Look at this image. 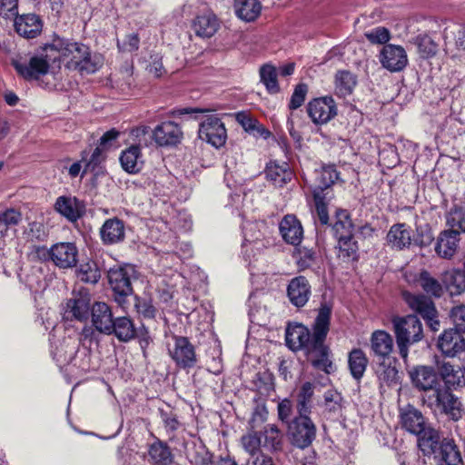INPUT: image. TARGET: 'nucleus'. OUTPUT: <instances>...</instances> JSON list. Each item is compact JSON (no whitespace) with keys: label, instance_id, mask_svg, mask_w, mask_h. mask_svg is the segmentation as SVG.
<instances>
[{"label":"nucleus","instance_id":"e2e57ef3","mask_svg":"<svg viewBox=\"0 0 465 465\" xmlns=\"http://www.w3.org/2000/svg\"><path fill=\"white\" fill-rule=\"evenodd\" d=\"M450 317L455 327L453 329L459 332H465V305L453 307L450 310Z\"/></svg>","mask_w":465,"mask_h":465},{"label":"nucleus","instance_id":"ea45409f","mask_svg":"<svg viewBox=\"0 0 465 465\" xmlns=\"http://www.w3.org/2000/svg\"><path fill=\"white\" fill-rule=\"evenodd\" d=\"M440 454L446 465H464L459 446L453 439H443L440 445Z\"/></svg>","mask_w":465,"mask_h":465},{"label":"nucleus","instance_id":"09e8293b","mask_svg":"<svg viewBox=\"0 0 465 465\" xmlns=\"http://www.w3.org/2000/svg\"><path fill=\"white\" fill-rule=\"evenodd\" d=\"M446 223L449 230L456 232H465V207L454 206L446 214Z\"/></svg>","mask_w":465,"mask_h":465},{"label":"nucleus","instance_id":"412c9836","mask_svg":"<svg viewBox=\"0 0 465 465\" xmlns=\"http://www.w3.org/2000/svg\"><path fill=\"white\" fill-rule=\"evenodd\" d=\"M54 210L70 222L77 221L84 212V205L76 197L59 196L54 205Z\"/></svg>","mask_w":465,"mask_h":465},{"label":"nucleus","instance_id":"0e129e2a","mask_svg":"<svg viewBox=\"0 0 465 465\" xmlns=\"http://www.w3.org/2000/svg\"><path fill=\"white\" fill-rule=\"evenodd\" d=\"M140 38L137 34H130L123 41H117V47L122 53H134L139 49Z\"/></svg>","mask_w":465,"mask_h":465},{"label":"nucleus","instance_id":"6ab92c4d","mask_svg":"<svg viewBox=\"0 0 465 465\" xmlns=\"http://www.w3.org/2000/svg\"><path fill=\"white\" fill-rule=\"evenodd\" d=\"M437 346L446 357H456L465 350V339L454 329L445 330L438 339Z\"/></svg>","mask_w":465,"mask_h":465},{"label":"nucleus","instance_id":"4468645a","mask_svg":"<svg viewBox=\"0 0 465 465\" xmlns=\"http://www.w3.org/2000/svg\"><path fill=\"white\" fill-rule=\"evenodd\" d=\"M90 295L86 291L73 292L64 306V317L83 322L88 318L90 312Z\"/></svg>","mask_w":465,"mask_h":465},{"label":"nucleus","instance_id":"1a4fd4ad","mask_svg":"<svg viewBox=\"0 0 465 465\" xmlns=\"http://www.w3.org/2000/svg\"><path fill=\"white\" fill-rule=\"evenodd\" d=\"M292 444L304 449L312 444L316 436V427L309 414H299L290 425Z\"/></svg>","mask_w":465,"mask_h":465},{"label":"nucleus","instance_id":"f257e3e1","mask_svg":"<svg viewBox=\"0 0 465 465\" xmlns=\"http://www.w3.org/2000/svg\"><path fill=\"white\" fill-rule=\"evenodd\" d=\"M331 309L322 304L312 325V333L302 324L289 325L286 329L285 340L292 351L302 350L312 365L330 373L332 362L329 359V348L324 344L330 330Z\"/></svg>","mask_w":465,"mask_h":465},{"label":"nucleus","instance_id":"e433bc0d","mask_svg":"<svg viewBox=\"0 0 465 465\" xmlns=\"http://www.w3.org/2000/svg\"><path fill=\"white\" fill-rule=\"evenodd\" d=\"M110 334H114L120 341H129L136 335L134 322L126 316L116 317L110 330Z\"/></svg>","mask_w":465,"mask_h":465},{"label":"nucleus","instance_id":"864d4df0","mask_svg":"<svg viewBox=\"0 0 465 465\" xmlns=\"http://www.w3.org/2000/svg\"><path fill=\"white\" fill-rule=\"evenodd\" d=\"M77 277L86 283L94 284L101 278V272L94 261L80 265L77 271Z\"/></svg>","mask_w":465,"mask_h":465},{"label":"nucleus","instance_id":"052dcab7","mask_svg":"<svg viewBox=\"0 0 465 465\" xmlns=\"http://www.w3.org/2000/svg\"><path fill=\"white\" fill-rule=\"evenodd\" d=\"M103 65V58L100 55H91L90 51L88 52L87 58L83 60V63L76 69L82 73L94 74Z\"/></svg>","mask_w":465,"mask_h":465},{"label":"nucleus","instance_id":"4c0bfd02","mask_svg":"<svg viewBox=\"0 0 465 465\" xmlns=\"http://www.w3.org/2000/svg\"><path fill=\"white\" fill-rule=\"evenodd\" d=\"M234 10L240 19L252 22L260 15L262 5L259 0H234Z\"/></svg>","mask_w":465,"mask_h":465},{"label":"nucleus","instance_id":"39448f33","mask_svg":"<svg viewBox=\"0 0 465 465\" xmlns=\"http://www.w3.org/2000/svg\"><path fill=\"white\" fill-rule=\"evenodd\" d=\"M135 270L132 265L115 266L108 271V282L114 294V301L125 312L133 294L132 280Z\"/></svg>","mask_w":465,"mask_h":465},{"label":"nucleus","instance_id":"774afa93","mask_svg":"<svg viewBox=\"0 0 465 465\" xmlns=\"http://www.w3.org/2000/svg\"><path fill=\"white\" fill-rule=\"evenodd\" d=\"M0 15L5 19H15L18 16L17 0H1Z\"/></svg>","mask_w":465,"mask_h":465},{"label":"nucleus","instance_id":"c03bdc74","mask_svg":"<svg viewBox=\"0 0 465 465\" xmlns=\"http://www.w3.org/2000/svg\"><path fill=\"white\" fill-rule=\"evenodd\" d=\"M353 223L346 211L337 213V221L332 226L334 237L337 241L353 238Z\"/></svg>","mask_w":465,"mask_h":465},{"label":"nucleus","instance_id":"cd10ccee","mask_svg":"<svg viewBox=\"0 0 465 465\" xmlns=\"http://www.w3.org/2000/svg\"><path fill=\"white\" fill-rule=\"evenodd\" d=\"M17 73L25 79H37L45 74L49 69V62L42 56H34L28 64L14 62Z\"/></svg>","mask_w":465,"mask_h":465},{"label":"nucleus","instance_id":"a18cd8bd","mask_svg":"<svg viewBox=\"0 0 465 465\" xmlns=\"http://www.w3.org/2000/svg\"><path fill=\"white\" fill-rule=\"evenodd\" d=\"M314 388L315 386L312 382L306 381L299 389L297 393V410L299 414L311 413Z\"/></svg>","mask_w":465,"mask_h":465},{"label":"nucleus","instance_id":"2eb2a0df","mask_svg":"<svg viewBox=\"0 0 465 465\" xmlns=\"http://www.w3.org/2000/svg\"><path fill=\"white\" fill-rule=\"evenodd\" d=\"M381 65L391 72H400L408 64L406 51L401 45H386L380 53Z\"/></svg>","mask_w":465,"mask_h":465},{"label":"nucleus","instance_id":"58836bf2","mask_svg":"<svg viewBox=\"0 0 465 465\" xmlns=\"http://www.w3.org/2000/svg\"><path fill=\"white\" fill-rule=\"evenodd\" d=\"M260 436L263 448L275 452L282 449L283 434L276 425L267 424Z\"/></svg>","mask_w":465,"mask_h":465},{"label":"nucleus","instance_id":"bf43d9fd","mask_svg":"<svg viewBox=\"0 0 465 465\" xmlns=\"http://www.w3.org/2000/svg\"><path fill=\"white\" fill-rule=\"evenodd\" d=\"M315 202V209L319 221L322 224H327L329 222V214L327 210L326 199L328 195L322 194V192L313 193Z\"/></svg>","mask_w":465,"mask_h":465},{"label":"nucleus","instance_id":"c756f323","mask_svg":"<svg viewBox=\"0 0 465 465\" xmlns=\"http://www.w3.org/2000/svg\"><path fill=\"white\" fill-rule=\"evenodd\" d=\"M393 339L387 331L378 330L372 332L371 349L375 356L381 360L391 359L390 354L393 350Z\"/></svg>","mask_w":465,"mask_h":465},{"label":"nucleus","instance_id":"c85d7f7f","mask_svg":"<svg viewBox=\"0 0 465 465\" xmlns=\"http://www.w3.org/2000/svg\"><path fill=\"white\" fill-rule=\"evenodd\" d=\"M460 242V233L456 231L445 230L441 232L437 239L435 252L444 259L451 258L457 251Z\"/></svg>","mask_w":465,"mask_h":465},{"label":"nucleus","instance_id":"7ed1b4c3","mask_svg":"<svg viewBox=\"0 0 465 465\" xmlns=\"http://www.w3.org/2000/svg\"><path fill=\"white\" fill-rule=\"evenodd\" d=\"M422 404L435 414H444L450 420L458 421L464 416V410L460 399L451 391L438 387L421 397Z\"/></svg>","mask_w":465,"mask_h":465},{"label":"nucleus","instance_id":"a19ab883","mask_svg":"<svg viewBox=\"0 0 465 465\" xmlns=\"http://www.w3.org/2000/svg\"><path fill=\"white\" fill-rule=\"evenodd\" d=\"M376 376L381 386H391L397 382L398 370L392 365L391 359H384L375 368Z\"/></svg>","mask_w":465,"mask_h":465},{"label":"nucleus","instance_id":"f3484780","mask_svg":"<svg viewBox=\"0 0 465 465\" xmlns=\"http://www.w3.org/2000/svg\"><path fill=\"white\" fill-rule=\"evenodd\" d=\"M437 371L444 383V390H459L465 387L464 371L448 361H437Z\"/></svg>","mask_w":465,"mask_h":465},{"label":"nucleus","instance_id":"603ef678","mask_svg":"<svg viewBox=\"0 0 465 465\" xmlns=\"http://www.w3.org/2000/svg\"><path fill=\"white\" fill-rule=\"evenodd\" d=\"M261 82L265 85L266 90L270 94L279 92V84L277 81V72L274 66L264 64L260 68Z\"/></svg>","mask_w":465,"mask_h":465},{"label":"nucleus","instance_id":"bb28decb","mask_svg":"<svg viewBox=\"0 0 465 465\" xmlns=\"http://www.w3.org/2000/svg\"><path fill=\"white\" fill-rule=\"evenodd\" d=\"M15 28L18 35L25 38L31 39L40 35L43 23L38 15L27 14L17 16L15 19Z\"/></svg>","mask_w":465,"mask_h":465},{"label":"nucleus","instance_id":"680f3d73","mask_svg":"<svg viewBox=\"0 0 465 465\" xmlns=\"http://www.w3.org/2000/svg\"><path fill=\"white\" fill-rule=\"evenodd\" d=\"M134 300V307L138 314L147 319L154 318L156 309L150 300L140 299L137 296H135Z\"/></svg>","mask_w":465,"mask_h":465},{"label":"nucleus","instance_id":"338daca9","mask_svg":"<svg viewBox=\"0 0 465 465\" xmlns=\"http://www.w3.org/2000/svg\"><path fill=\"white\" fill-rule=\"evenodd\" d=\"M365 36L372 44H385L391 38L389 30L382 26L365 33Z\"/></svg>","mask_w":465,"mask_h":465},{"label":"nucleus","instance_id":"20e7f679","mask_svg":"<svg viewBox=\"0 0 465 465\" xmlns=\"http://www.w3.org/2000/svg\"><path fill=\"white\" fill-rule=\"evenodd\" d=\"M401 357L407 359L409 346L423 338L422 324L416 315L396 316L391 320Z\"/></svg>","mask_w":465,"mask_h":465},{"label":"nucleus","instance_id":"9d476101","mask_svg":"<svg viewBox=\"0 0 465 465\" xmlns=\"http://www.w3.org/2000/svg\"><path fill=\"white\" fill-rule=\"evenodd\" d=\"M200 139L219 148L224 145L227 139L225 126L216 115H208L201 124L198 130Z\"/></svg>","mask_w":465,"mask_h":465},{"label":"nucleus","instance_id":"37998d69","mask_svg":"<svg viewBox=\"0 0 465 465\" xmlns=\"http://www.w3.org/2000/svg\"><path fill=\"white\" fill-rule=\"evenodd\" d=\"M443 282L446 290L451 296H457L465 292V272L460 270L446 272Z\"/></svg>","mask_w":465,"mask_h":465},{"label":"nucleus","instance_id":"7c9ffc66","mask_svg":"<svg viewBox=\"0 0 465 465\" xmlns=\"http://www.w3.org/2000/svg\"><path fill=\"white\" fill-rule=\"evenodd\" d=\"M314 174L315 183L313 184L312 193L322 192V194L329 195L331 186L339 178L336 168L332 165L325 166L320 170H316Z\"/></svg>","mask_w":465,"mask_h":465},{"label":"nucleus","instance_id":"393cba45","mask_svg":"<svg viewBox=\"0 0 465 465\" xmlns=\"http://www.w3.org/2000/svg\"><path fill=\"white\" fill-rule=\"evenodd\" d=\"M411 230L405 223H396L392 225L386 235V243L388 246L398 251L409 248L411 244Z\"/></svg>","mask_w":465,"mask_h":465},{"label":"nucleus","instance_id":"4d7b16f0","mask_svg":"<svg viewBox=\"0 0 465 465\" xmlns=\"http://www.w3.org/2000/svg\"><path fill=\"white\" fill-rule=\"evenodd\" d=\"M241 444L247 453L254 457L258 454L260 448L262 446V437L257 431H249L245 435L242 436Z\"/></svg>","mask_w":465,"mask_h":465},{"label":"nucleus","instance_id":"8fccbe9b","mask_svg":"<svg viewBox=\"0 0 465 465\" xmlns=\"http://www.w3.org/2000/svg\"><path fill=\"white\" fill-rule=\"evenodd\" d=\"M341 395L334 390H328L324 393V415L328 418L337 416L341 411Z\"/></svg>","mask_w":465,"mask_h":465},{"label":"nucleus","instance_id":"a211bd4d","mask_svg":"<svg viewBox=\"0 0 465 465\" xmlns=\"http://www.w3.org/2000/svg\"><path fill=\"white\" fill-rule=\"evenodd\" d=\"M312 295V287L304 276L292 278L287 286V297L290 302L297 307H303Z\"/></svg>","mask_w":465,"mask_h":465},{"label":"nucleus","instance_id":"b1692460","mask_svg":"<svg viewBox=\"0 0 465 465\" xmlns=\"http://www.w3.org/2000/svg\"><path fill=\"white\" fill-rule=\"evenodd\" d=\"M92 323L101 333L110 334L114 319L109 305L105 302H95L91 308Z\"/></svg>","mask_w":465,"mask_h":465},{"label":"nucleus","instance_id":"6e6552de","mask_svg":"<svg viewBox=\"0 0 465 465\" xmlns=\"http://www.w3.org/2000/svg\"><path fill=\"white\" fill-rule=\"evenodd\" d=\"M402 295L409 307L419 313L432 331L439 330L438 312L430 297L423 294H413L409 292H404Z\"/></svg>","mask_w":465,"mask_h":465},{"label":"nucleus","instance_id":"13d9d810","mask_svg":"<svg viewBox=\"0 0 465 465\" xmlns=\"http://www.w3.org/2000/svg\"><path fill=\"white\" fill-rule=\"evenodd\" d=\"M414 44L416 45L419 53L423 57L431 56L435 54L437 51V45L428 35H418L414 40Z\"/></svg>","mask_w":465,"mask_h":465},{"label":"nucleus","instance_id":"ddd939ff","mask_svg":"<svg viewBox=\"0 0 465 465\" xmlns=\"http://www.w3.org/2000/svg\"><path fill=\"white\" fill-rule=\"evenodd\" d=\"M51 262L60 269H72L78 262V249L74 242H57L51 246Z\"/></svg>","mask_w":465,"mask_h":465},{"label":"nucleus","instance_id":"9b49d317","mask_svg":"<svg viewBox=\"0 0 465 465\" xmlns=\"http://www.w3.org/2000/svg\"><path fill=\"white\" fill-rule=\"evenodd\" d=\"M307 114L314 124L322 125L337 115V106L331 96L315 98L308 103Z\"/></svg>","mask_w":465,"mask_h":465},{"label":"nucleus","instance_id":"5701e85b","mask_svg":"<svg viewBox=\"0 0 465 465\" xmlns=\"http://www.w3.org/2000/svg\"><path fill=\"white\" fill-rule=\"evenodd\" d=\"M400 418L401 427L414 435L422 431V428L427 425L421 411L411 405H407L400 410Z\"/></svg>","mask_w":465,"mask_h":465},{"label":"nucleus","instance_id":"4be33fe9","mask_svg":"<svg viewBox=\"0 0 465 465\" xmlns=\"http://www.w3.org/2000/svg\"><path fill=\"white\" fill-rule=\"evenodd\" d=\"M282 239L289 244L298 245L303 237V228L295 215H285L279 225Z\"/></svg>","mask_w":465,"mask_h":465},{"label":"nucleus","instance_id":"69168bd1","mask_svg":"<svg viewBox=\"0 0 465 465\" xmlns=\"http://www.w3.org/2000/svg\"><path fill=\"white\" fill-rule=\"evenodd\" d=\"M22 221V214L15 209H7L0 212V222L8 231L10 227L17 225Z\"/></svg>","mask_w":465,"mask_h":465},{"label":"nucleus","instance_id":"2f4dec72","mask_svg":"<svg viewBox=\"0 0 465 465\" xmlns=\"http://www.w3.org/2000/svg\"><path fill=\"white\" fill-rule=\"evenodd\" d=\"M266 179L274 186L282 187L292 180V172L286 163L270 162L265 169Z\"/></svg>","mask_w":465,"mask_h":465},{"label":"nucleus","instance_id":"423d86ee","mask_svg":"<svg viewBox=\"0 0 465 465\" xmlns=\"http://www.w3.org/2000/svg\"><path fill=\"white\" fill-rule=\"evenodd\" d=\"M168 352L175 364L182 369L193 368L197 363L194 345L183 336L173 335L168 343Z\"/></svg>","mask_w":465,"mask_h":465},{"label":"nucleus","instance_id":"0eeeda50","mask_svg":"<svg viewBox=\"0 0 465 465\" xmlns=\"http://www.w3.org/2000/svg\"><path fill=\"white\" fill-rule=\"evenodd\" d=\"M46 53L56 51L59 54V58L69 59L67 64L69 68L77 69L83 63L84 58H87L89 47L78 43H70L63 39H54L52 44L45 47Z\"/></svg>","mask_w":465,"mask_h":465},{"label":"nucleus","instance_id":"3c124183","mask_svg":"<svg viewBox=\"0 0 465 465\" xmlns=\"http://www.w3.org/2000/svg\"><path fill=\"white\" fill-rule=\"evenodd\" d=\"M196 465H238L234 459L230 456H220L216 460H213V454L204 448L197 451L195 457Z\"/></svg>","mask_w":465,"mask_h":465},{"label":"nucleus","instance_id":"de8ad7c7","mask_svg":"<svg viewBox=\"0 0 465 465\" xmlns=\"http://www.w3.org/2000/svg\"><path fill=\"white\" fill-rule=\"evenodd\" d=\"M356 76L348 71H341L335 76V91L338 95L345 97L351 94L356 86Z\"/></svg>","mask_w":465,"mask_h":465},{"label":"nucleus","instance_id":"dca6fc26","mask_svg":"<svg viewBox=\"0 0 465 465\" xmlns=\"http://www.w3.org/2000/svg\"><path fill=\"white\" fill-rule=\"evenodd\" d=\"M183 134L178 124L165 121L153 131V137L159 146H173L181 143Z\"/></svg>","mask_w":465,"mask_h":465},{"label":"nucleus","instance_id":"f704fd0d","mask_svg":"<svg viewBox=\"0 0 465 465\" xmlns=\"http://www.w3.org/2000/svg\"><path fill=\"white\" fill-rule=\"evenodd\" d=\"M120 163L125 172L129 173H139L143 165L140 147L138 145H132L123 151L120 156Z\"/></svg>","mask_w":465,"mask_h":465},{"label":"nucleus","instance_id":"aec40b11","mask_svg":"<svg viewBox=\"0 0 465 465\" xmlns=\"http://www.w3.org/2000/svg\"><path fill=\"white\" fill-rule=\"evenodd\" d=\"M66 349H69L68 351H65L64 353H63V348L57 349L54 357L56 361L60 363H73L74 366H76L78 369H80L82 371H88L91 368L90 364V353L84 351L82 352H79L77 351L78 345L76 344H66Z\"/></svg>","mask_w":465,"mask_h":465},{"label":"nucleus","instance_id":"79ce46f5","mask_svg":"<svg viewBox=\"0 0 465 465\" xmlns=\"http://www.w3.org/2000/svg\"><path fill=\"white\" fill-rule=\"evenodd\" d=\"M348 365L351 376L360 381L363 377L368 365V358L364 351L361 349H353L349 353Z\"/></svg>","mask_w":465,"mask_h":465},{"label":"nucleus","instance_id":"72a5a7b5","mask_svg":"<svg viewBox=\"0 0 465 465\" xmlns=\"http://www.w3.org/2000/svg\"><path fill=\"white\" fill-rule=\"evenodd\" d=\"M418 436V446L424 455H431L440 445V432L430 425L422 428V431L416 434Z\"/></svg>","mask_w":465,"mask_h":465},{"label":"nucleus","instance_id":"5fc2aeb1","mask_svg":"<svg viewBox=\"0 0 465 465\" xmlns=\"http://www.w3.org/2000/svg\"><path fill=\"white\" fill-rule=\"evenodd\" d=\"M339 253L338 257L343 262H350L357 260L358 258V243L353 238H348V240L337 241Z\"/></svg>","mask_w":465,"mask_h":465},{"label":"nucleus","instance_id":"6e6d98bb","mask_svg":"<svg viewBox=\"0 0 465 465\" xmlns=\"http://www.w3.org/2000/svg\"><path fill=\"white\" fill-rule=\"evenodd\" d=\"M25 237L30 242H45L48 237V230L42 222H32L24 232Z\"/></svg>","mask_w":465,"mask_h":465},{"label":"nucleus","instance_id":"f8f14e48","mask_svg":"<svg viewBox=\"0 0 465 465\" xmlns=\"http://www.w3.org/2000/svg\"><path fill=\"white\" fill-rule=\"evenodd\" d=\"M409 377L412 386L425 393L434 391L438 388V379L435 370L431 366L418 365L411 368L409 371Z\"/></svg>","mask_w":465,"mask_h":465},{"label":"nucleus","instance_id":"c9c22d12","mask_svg":"<svg viewBox=\"0 0 465 465\" xmlns=\"http://www.w3.org/2000/svg\"><path fill=\"white\" fill-rule=\"evenodd\" d=\"M149 461L153 465H170L173 460V456L169 446L157 440L149 446Z\"/></svg>","mask_w":465,"mask_h":465},{"label":"nucleus","instance_id":"49530a36","mask_svg":"<svg viewBox=\"0 0 465 465\" xmlns=\"http://www.w3.org/2000/svg\"><path fill=\"white\" fill-rule=\"evenodd\" d=\"M420 288L430 297L440 298L444 292L441 283L427 271H422L417 279Z\"/></svg>","mask_w":465,"mask_h":465},{"label":"nucleus","instance_id":"a878e982","mask_svg":"<svg viewBox=\"0 0 465 465\" xmlns=\"http://www.w3.org/2000/svg\"><path fill=\"white\" fill-rule=\"evenodd\" d=\"M100 237L104 244H116L124 240V223L114 217L107 219L100 228Z\"/></svg>","mask_w":465,"mask_h":465},{"label":"nucleus","instance_id":"473e14b6","mask_svg":"<svg viewBox=\"0 0 465 465\" xmlns=\"http://www.w3.org/2000/svg\"><path fill=\"white\" fill-rule=\"evenodd\" d=\"M192 27L196 35L209 38L218 30L219 23L213 13H206L197 15L193 21Z\"/></svg>","mask_w":465,"mask_h":465},{"label":"nucleus","instance_id":"f03ea898","mask_svg":"<svg viewBox=\"0 0 465 465\" xmlns=\"http://www.w3.org/2000/svg\"><path fill=\"white\" fill-rule=\"evenodd\" d=\"M422 404L435 414H444L450 420L458 421L464 416V410L460 399L451 391L438 387L421 397Z\"/></svg>","mask_w":465,"mask_h":465}]
</instances>
